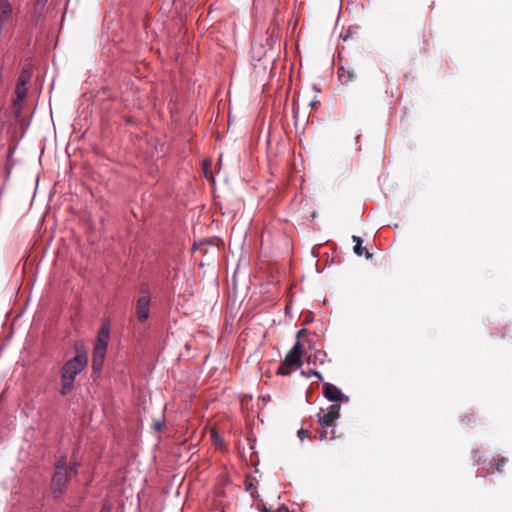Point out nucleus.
Instances as JSON below:
<instances>
[{"label":"nucleus","mask_w":512,"mask_h":512,"mask_svg":"<svg viewBox=\"0 0 512 512\" xmlns=\"http://www.w3.org/2000/svg\"><path fill=\"white\" fill-rule=\"evenodd\" d=\"M323 394L328 400L333 402H342L348 400V397L345 396L340 391V389L331 383H325L323 385Z\"/></svg>","instance_id":"7"},{"label":"nucleus","mask_w":512,"mask_h":512,"mask_svg":"<svg viewBox=\"0 0 512 512\" xmlns=\"http://www.w3.org/2000/svg\"><path fill=\"white\" fill-rule=\"evenodd\" d=\"M506 461H507V459H506V458H501V459H499V460L497 461V463H496V470H497L498 472H502V468H503V466L505 465Z\"/></svg>","instance_id":"19"},{"label":"nucleus","mask_w":512,"mask_h":512,"mask_svg":"<svg viewBox=\"0 0 512 512\" xmlns=\"http://www.w3.org/2000/svg\"><path fill=\"white\" fill-rule=\"evenodd\" d=\"M328 429L329 428H322V431L320 432V435H319L321 440L334 439L335 438L334 430L329 431Z\"/></svg>","instance_id":"15"},{"label":"nucleus","mask_w":512,"mask_h":512,"mask_svg":"<svg viewBox=\"0 0 512 512\" xmlns=\"http://www.w3.org/2000/svg\"><path fill=\"white\" fill-rule=\"evenodd\" d=\"M311 373H312V375H314L315 377H317L319 380H321V381L323 380V377H322V375H321V373H320V372H318V371H312Z\"/></svg>","instance_id":"23"},{"label":"nucleus","mask_w":512,"mask_h":512,"mask_svg":"<svg viewBox=\"0 0 512 512\" xmlns=\"http://www.w3.org/2000/svg\"><path fill=\"white\" fill-rule=\"evenodd\" d=\"M48 0H35L33 5V13L36 19H39L43 13L44 7Z\"/></svg>","instance_id":"11"},{"label":"nucleus","mask_w":512,"mask_h":512,"mask_svg":"<svg viewBox=\"0 0 512 512\" xmlns=\"http://www.w3.org/2000/svg\"><path fill=\"white\" fill-rule=\"evenodd\" d=\"M302 354V345L299 341H297L291 350L286 354L284 361L279 366L278 374L287 376L292 372V367H300Z\"/></svg>","instance_id":"3"},{"label":"nucleus","mask_w":512,"mask_h":512,"mask_svg":"<svg viewBox=\"0 0 512 512\" xmlns=\"http://www.w3.org/2000/svg\"><path fill=\"white\" fill-rule=\"evenodd\" d=\"M203 165H204V173H205V176L207 177L208 176V168L211 165V163L204 161Z\"/></svg>","instance_id":"22"},{"label":"nucleus","mask_w":512,"mask_h":512,"mask_svg":"<svg viewBox=\"0 0 512 512\" xmlns=\"http://www.w3.org/2000/svg\"><path fill=\"white\" fill-rule=\"evenodd\" d=\"M15 93H16V98L14 100L13 106H14L15 114L18 115L21 110V104L24 101L26 94H27L26 86H21L20 84H17Z\"/></svg>","instance_id":"9"},{"label":"nucleus","mask_w":512,"mask_h":512,"mask_svg":"<svg viewBox=\"0 0 512 512\" xmlns=\"http://www.w3.org/2000/svg\"><path fill=\"white\" fill-rule=\"evenodd\" d=\"M162 426H163V423L161 421H156L153 425L155 431H157V432L161 431Z\"/></svg>","instance_id":"21"},{"label":"nucleus","mask_w":512,"mask_h":512,"mask_svg":"<svg viewBox=\"0 0 512 512\" xmlns=\"http://www.w3.org/2000/svg\"><path fill=\"white\" fill-rule=\"evenodd\" d=\"M352 240L355 243L353 250L356 255H364L367 259L372 258V254L365 247L362 246L363 241L361 237L354 235L352 236Z\"/></svg>","instance_id":"10"},{"label":"nucleus","mask_w":512,"mask_h":512,"mask_svg":"<svg viewBox=\"0 0 512 512\" xmlns=\"http://www.w3.org/2000/svg\"><path fill=\"white\" fill-rule=\"evenodd\" d=\"M314 358H315V360L319 361L320 363H324L325 358H326V353L324 351L318 350L315 352Z\"/></svg>","instance_id":"17"},{"label":"nucleus","mask_w":512,"mask_h":512,"mask_svg":"<svg viewBox=\"0 0 512 512\" xmlns=\"http://www.w3.org/2000/svg\"><path fill=\"white\" fill-rule=\"evenodd\" d=\"M112 511V505L111 504H104L100 510V512H111Z\"/></svg>","instance_id":"20"},{"label":"nucleus","mask_w":512,"mask_h":512,"mask_svg":"<svg viewBox=\"0 0 512 512\" xmlns=\"http://www.w3.org/2000/svg\"><path fill=\"white\" fill-rule=\"evenodd\" d=\"M12 14V5L8 0H0V28L8 22Z\"/></svg>","instance_id":"8"},{"label":"nucleus","mask_w":512,"mask_h":512,"mask_svg":"<svg viewBox=\"0 0 512 512\" xmlns=\"http://www.w3.org/2000/svg\"><path fill=\"white\" fill-rule=\"evenodd\" d=\"M211 438L217 447H221L222 440L215 430L211 431Z\"/></svg>","instance_id":"16"},{"label":"nucleus","mask_w":512,"mask_h":512,"mask_svg":"<svg viewBox=\"0 0 512 512\" xmlns=\"http://www.w3.org/2000/svg\"><path fill=\"white\" fill-rule=\"evenodd\" d=\"M298 437L301 439V440H304V438H309L310 437V431L307 430V429H300L298 431Z\"/></svg>","instance_id":"18"},{"label":"nucleus","mask_w":512,"mask_h":512,"mask_svg":"<svg viewBox=\"0 0 512 512\" xmlns=\"http://www.w3.org/2000/svg\"><path fill=\"white\" fill-rule=\"evenodd\" d=\"M141 296L136 301V315L139 322H145L150 315V290L147 284L139 287Z\"/></svg>","instance_id":"4"},{"label":"nucleus","mask_w":512,"mask_h":512,"mask_svg":"<svg viewBox=\"0 0 512 512\" xmlns=\"http://www.w3.org/2000/svg\"><path fill=\"white\" fill-rule=\"evenodd\" d=\"M104 357H105V355L99 356V355H97L96 352H93L92 366H93L94 370L101 369V367L103 365Z\"/></svg>","instance_id":"14"},{"label":"nucleus","mask_w":512,"mask_h":512,"mask_svg":"<svg viewBox=\"0 0 512 512\" xmlns=\"http://www.w3.org/2000/svg\"><path fill=\"white\" fill-rule=\"evenodd\" d=\"M339 78L342 83L347 84L349 81H352L354 74L350 71H346L343 67L338 70Z\"/></svg>","instance_id":"13"},{"label":"nucleus","mask_w":512,"mask_h":512,"mask_svg":"<svg viewBox=\"0 0 512 512\" xmlns=\"http://www.w3.org/2000/svg\"><path fill=\"white\" fill-rule=\"evenodd\" d=\"M76 474V464L68 466L67 458L65 455H62L57 459L50 487L54 498H58L62 494L67 482Z\"/></svg>","instance_id":"2"},{"label":"nucleus","mask_w":512,"mask_h":512,"mask_svg":"<svg viewBox=\"0 0 512 512\" xmlns=\"http://www.w3.org/2000/svg\"><path fill=\"white\" fill-rule=\"evenodd\" d=\"M307 333V330L306 329H301L297 332V338H300L302 335L306 334Z\"/></svg>","instance_id":"24"},{"label":"nucleus","mask_w":512,"mask_h":512,"mask_svg":"<svg viewBox=\"0 0 512 512\" xmlns=\"http://www.w3.org/2000/svg\"><path fill=\"white\" fill-rule=\"evenodd\" d=\"M76 355L74 358L67 361L61 369V389L62 396L68 395L74 389V381L76 376L87 365V353L83 342L77 341L74 344Z\"/></svg>","instance_id":"1"},{"label":"nucleus","mask_w":512,"mask_h":512,"mask_svg":"<svg viewBox=\"0 0 512 512\" xmlns=\"http://www.w3.org/2000/svg\"><path fill=\"white\" fill-rule=\"evenodd\" d=\"M251 488H252V484H249V485L247 486V490H250Z\"/></svg>","instance_id":"26"},{"label":"nucleus","mask_w":512,"mask_h":512,"mask_svg":"<svg viewBox=\"0 0 512 512\" xmlns=\"http://www.w3.org/2000/svg\"><path fill=\"white\" fill-rule=\"evenodd\" d=\"M340 416V405L339 404H332L328 412L324 415H319V423L322 428H330L333 423L339 418Z\"/></svg>","instance_id":"6"},{"label":"nucleus","mask_w":512,"mask_h":512,"mask_svg":"<svg viewBox=\"0 0 512 512\" xmlns=\"http://www.w3.org/2000/svg\"><path fill=\"white\" fill-rule=\"evenodd\" d=\"M31 78V70L29 68H24L18 78L17 84L21 86H26Z\"/></svg>","instance_id":"12"},{"label":"nucleus","mask_w":512,"mask_h":512,"mask_svg":"<svg viewBox=\"0 0 512 512\" xmlns=\"http://www.w3.org/2000/svg\"><path fill=\"white\" fill-rule=\"evenodd\" d=\"M309 106H312V107H313V106H315V101H311V102L309 103Z\"/></svg>","instance_id":"25"},{"label":"nucleus","mask_w":512,"mask_h":512,"mask_svg":"<svg viewBox=\"0 0 512 512\" xmlns=\"http://www.w3.org/2000/svg\"><path fill=\"white\" fill-rule=\"evenodd\" d=\"M110 337V326L108 323H103L101 329L98 332L97 340L94 346V352L97 353V355H105L108 341Z\"/></svg>","instance_id":"5"}]
</instances>
